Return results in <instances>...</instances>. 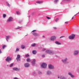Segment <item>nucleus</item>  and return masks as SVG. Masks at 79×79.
Returning a JSON list of instances; mask_svg holds the SVG:
<instances>
[{
  "label": "nucleus",
  "instance_id": "ddd939ff",
  "mask_svg": "<svg viewBox=\"0 0 79 79\" xmlns=\"http://www.w3.org/2000/svg\"><path fill=\"white\" fill-rule=\"evenodd\" d=\"M6 39L7 42H8V39H9V38L10 37V36H6Z\"/></svg>",
  "mask_w": 79,
  "mask_h": 79
},
{
  "label": "nucleus",
  "instance_id": "bb28decb",
  "mask_svg": "<svg viewBox=\"0 0 79 79\" xmlns=\"http://www.w3.org/2000/svg\"><path fill=\"white\" fill-rule=\"evenodd\" d=\"M13 64H14L12 63L11 64H10V67H12V66H13Z\"/></svg>",
  "mask_w": 79,
  "mask_h": 79
},
{
  "label": "nucleus",
  "instance_id": "20e7f679",
  "mask_svg": "<svg viewBox=\"0 0 79 79\" xmlns=\"http://www.w3.org/2000/svg\"><path fill=\"white\" fill-rule=\"evenodd\" d=\"M13 21V19L11 17H10L9 18L8 20L7 21V23H10L11 21Z\"/></svg>",
  "mask_w": 79,
  "mask_h": 79
},
{
  "label": "nucleus",
  "instance_id": "393cba45",
  "mask_svg": "<svg viewBox=\"0 0 79 79\" xmlns=\"http://www.w3.org/2000/svg\"><path fill=\"white\" fill-rule=\"evenodd\" d=\"M6 47V45H3L2 46V48L3 49H4V48H5V47Z\"/></svg>",
  "mask_w": 79,
  "mask_h": 79
},
{
  "label": "nucleus",
  "instance_id": "09e8293b",
  "mask_svg": "<svg viewBox=\"0 0 79 79\" xmlns=\"http://www.w3.org/2000/svg\"><path fill=\"white\" fill-rule=\"evenodd\" d=\"M27 35H25V36H26Z\"/></svg>",
  "mask_w": 79,
  "mask_h": 79
},
{
  "label": "nucleus",
  "instance_id": "a878e982",
  "mask_svg": "<svg viewBox=\"0 0 79 79\" xmlns=\"http://www.w3.org/2000/svg\"><path fill=\"white\" fill-rule=\"evenodd\" d=\"M19 48H17L15 52H19Z\"/></svg>",
  "mask_w": 79,
  "mask_h": 79
},
{
  "label": "nucleus",
  "instance_id": "f03ea898",
  "mask_svg": "<svg viewBox=\"0 0 79 79\" xmlns=\"http://www.w3.org/2000/svg\"><path fill=\"white\" fill-rule=\"evenodd\" d=\"M46 53H48L49 54H51L52 55L54 53V52L53 51H52L49 50H47L46 51Z\"/></svg>",
  "mask_w": 79,
  "mask_h": 79
},
{
  "label": "nucleus",
  "instance_id": "c85d7f7f",
  "mask_svg": "<svg viewBox=\"0 0 79 79\" xmlns=\"http://www.w3.org/2000/svg\"><path fill=\"white\" fill-rule=\"evenodd\" d=\"M3 17L4 18H5V17H6V14H3Z\"/></svg>",
  "mask_w": 79,
  "mask_h": 79
},
{
  "label": "nucleus",
  "instance_id": "c9c22d12",
  "mask_svg": "<svg viewBox=\"0 0 79 79\" xmlns=\"http://www.w3.org/2000/svg\"><path fill=\"white\" fill-rule=\"evenodd\" d=\"M65 24H68V22H65Z\"/></svg>",
  "mask_w": 79,
  "mask_h": 79
},
{
  "label": "nucleus",
  "instance_id": "5701e85b",
  "mask_svg": "<svg viewBox=\"0 0 79 79\" xmlns=\"http://www.w3.org/2000/svg\"><path fill=\"white\" fill-rule=\"evenodd\" d=\"M35 45H36V44L35 43L32 44H31V46L32 47H35Z\"/></svg>",
  "mask_w": 79,
  "mask_h": 79
},
{
  "label": "nucleus",
  "instance_id": "de8ad7c7",
  "mask_svg": "<svg viewBox=\"0 0 79 79\" xmlns=\"http://www.w3.org/2000/svg\"><path fill=\"white\" fill-rule=\"evenodd\" d=\"M76 15H74V16H76Z\"/></svg>",
  "mask_w": 79,
  "mask_h": 79
},
{
  "label": "nucleus",
  "instance_id": "412c9836",
  "mask_svg": "<svg viewBox=\"0 0 79 79\" xmlns=\"http://www.w3.org/2000/svg\"><path fill=\"white\" fill-rule=\"evenodd\" d=\"M27 62H30V61H31V59H30L29 58H27Z\"/></svg>",
  "mask_w": 79,
  "mask_h": 79
},
{
  "label": "nucleus",
  "instance_id": "f257e3e1",
  "mask_svg": "<svg viewBox=\"0 0 79 79\" xmlns=\"http://www.w3.org/2000/svg\"><path fill=\"white\" fill-rule=\"evenodd\" d=\"M35 31H36V30H33L31 32H33L32 34L34 36H35V37H38V36H39V34L36 33L34 32H35Z\"/></svg>",
  "mask_w": 79,
  "mask_h": 79
},
{
  "label": "nucleus",
  "instance_id": "c03bdc74",
  "mask_svg": "<svg viewBox=\"0 0 79 79\" xmlns=\"http://www.w3.org/2000/svg\"><path fill=\"white\" fill-rule=\"evenodd\" d=\"M74 19V17H73L72 18V19Z\"/></svg>",
  "mask_w": 79,
  "mask_h": 79
},
{
  "label": "nucleus",
  "instance_id": "39448f33",
  "mask_svg": "<svg viewBox=\"0 0 79 79\" xmlns=\"http://www.w3.org/2000/svg\"><path fill=\"white\" fill-rule=\"evenodd\" d=\"M47 64L45 63H43L41 64V67L43 68H47Z\"/></svg>",
  "mask_w": 79,
  "mask_h": 79
},
{
  "label": "nucleus",
  "instance_id": "6ab92c4d",
  "mask_svg": "<svg viewBox=\"0 0 79 79\" xmlns=\"http://www.w3.org/2000/svg\"><path fill=\"white\" fill-rule=\"evenodd\" d=\"M55 43L57 45H61V43H60L58 41H56Z\"/></svg>",
  "mask_w": 79,
  "mask_h": 79
},
{
  "label": "nucleus",
  "instance_id": "1a4fd4ad",
  "mask_svg": "<svg viewBox=\"0 0 79 79\" xmlns=\"http://www.w3.org/2000/svg\"><path fill=\"white\" fill-rule=\"evenodd\" d=\"M16 60L17 61H20V55H17Z\"/></svg>",
  "mask_w": 79,
  "mask_h": 79
},
{
  "label": "nucleus",
  "instance_id": "dca6fc26",
  "mask_svg": "<svg viewBox=\"0 0 79 79\" xmlns=\"http://www.w3.org/2000/svg\"><path fill=\"white\" fill-rule=\"evenodd\" d=\"M69 75H70L71 76V77H74V76L73 75H72V74L71 73H69Z\"/></svg>",
  "mask_w": 79,
  "mask_h": 79
},
{
  "label": "nucleus",
  "instance_id": "4c0bfd02",
  "mask_svg": "<svg viewBox=\"0 0 79 79\" xmlns=\"http://www.w3.org/2000/svg\"><path fill=\"white\" fill-rule=\"evenodd\" d=\"M53 29H56V27H53Z\"/></svg>",
  "mask_w": 79,
  "mask_h": 79
},
{
  "label": "nucleus",
  "instance_id": "cd10ccee",
  "mask_svg": "<svg viewBox=\"0 0 79 79\" xmlns=\"http://www.w3.org/2000/svg\"><path fill=\"white\" fill-rule=\"evenodd\" d=\"M59 19H58V18H57V19H55V20L56 22V23H57V21H58Z\"/></svg>",
  "mask_w": 79,
  "mask_h": 79
},
{
  "label": "nucleus",
  "instance_id": "37998d69",
  "mask_svg": "<svg viewBox=\"0 0 79 79\" xmlns=\"http://www.w3.org/2000/svg\"><path fill=\"white\" fill-rule=\"evenodd\" d=\"M39 74H40V73H41V72H39Z\"/></svg>",
  "mask_w": 79,
  "mask_h": 79
},
{
  "label": "nucleus",
  "instance_id": "4be33fe9",
  "mask_svg": "<svg viewBox=\"0 0 79 79\" xmlns=\"http://www.w3.org/2000/svg\"><path fill=\"white\" fill-rule=\"evenodd\" d=\"M36 53H37V52L35 51H33L32 52V53H33V54H36Z\"/></svg>",
  "mask_w": 79,
  "mask_h": 79
},
{
  "label": "nucleus",
  "instance_id": "f704fd0d",
  "mask_svg": "<svg viewBox=\"0 0 79 79\" xmlns=\"http://www.w3.org/2000/svg\"><path fill=\"white\" fill-rule=\"evenodd\" d=\"M20 28H21V27L16 28H15V29H20Z\"/></svg>",
  "mask_w": 79,
  "mask_h": 79
},
{
  "label": "nucleus",
  "instance_id": "e433bc0d",
  "mask_svg": "<svg viewBox=\"0 0 79 79\" xmlns=\"http://www.w3.org/2000/svg\"><path fill=\"white\" fill-rule=\"evenodd\" d=\"M42 57H45V55H42Z\"/></svg>",
  "mask_w": 79,
  "mask_h": 79
},
{
  "label": "nucleus",
  "instance_id": "72a5a7b5",
  "mask_svg": "<svg viewBox=\"0 0 79 79\" xmlns=\"http://www.w3.org/2000/svg\"><path fill=\"white\" fill-rule=\"evenodd\" d=\"M7 6H10V4H9V3H7Z\"/></svg>",
  "mask_w": 79,
  "mask_h": 79
},
{
  "label": "nucleus",
  "instance_id": "7c9ffc66",
  "mask_svg": "<svg viewBox=\"0 0 79 79\" xmlns=\"http://www.w3.org/2000/svg\"><path fill=\"white\" fill-rule=\"evenodd\" d=\"M57 2H58V0H56L55 1V3H56Z\"/></svg>",
  "mask_w": 79,
  "mask_h": 79
},
{
  "label": "nucleus",
  "instance_id": "f3484780",
  "mask_svg": "<svg viewBox=\"0 0 79 79\" xmlns=\"http://www.w3.org/2000/svg\"><path fill=\"white\" fill-rule=\"evenodd\" d=\"M36 61V60L35 59H34L32 61V64H34L35 63V62Z\"/></svg>",
  "mask_w": 79,
  "mask_h": 79
},
{
  "label": "nucleus",
  "instance_id": "ea45409f",
  "mask_svg": "<svg viewBox=\"0 0 79 79\" xmlns=\"http://www.w3.org/2000/svg\"><path fill=\"white\" fill-rule=\"evenodd\" d=\"M2 53V50L0 49V54Z\"/></svg>",
  "mask_w": 79,
  "mask_h": 79
},
{
  "label": "nucleus",
  "instance_id": "a211bd4d",
  "mask_svg": "<svg viewBox=\"0 0 79 79\" xmlns=\"http://www.w3.org/2000/svg\"><path fill=\"white\" fill-rule=\"evenodd\" d=\"M21 48L23 49H24V48H25V46L23 45H22L21 46Z\"/></svg>",
  "mask_w": 79,
  "mask_h": 79
},
{
  "label": "nucleus",
  "instance_id": "423d86ee",
  "mask_svg": "<svg viewBox=\"0 0 79 79\" xmlns=\"http://www.w3.org/2000/svg\"><path fill=\"white\" fill-rule=\"evenodd\" d=\"M75 37V35L72 34L71 35L69 36V39H74Z\"/></svg>",
  "mask_w": 79,
  "mask_h": 79
},
{
  "label": "nucleus",
  "instance_id": "49530a36",
  "mask_svg": "<svg viewBox=\"0 0 79 79\" xmlns=\"http://www.w3.org/2000/svg\"><path fill=\"white\" fill-rule=\"evenodd\" d=\"M58 79H59V78H60V77H58Z\"/></svg>",
  "mask_w": 79,
  "mask_h": 79
},
{
  "label": "nucleus",
  "instance_id": "9d476101",
  "mask_svg": "<svg viewBox=\"0 0 79 79\" xmlns=\"http://www.w3.org/2000/svg\"><path fill=\"white\" fill-rule=\"evenodd\" d=\"M78 53L79 51H75L74 52V55H78Z\"/></svg>",
  "mask_w": 79,
  "mask_h": 79
},
{
  "label": "nucleus",
  "instance_id": "473e14b6",
  "mask_svg": "<svg viewBox=\"0 0 79 79\" xmlns=\"http://www.w3.org/2000/svg\"><path fill=\"white\" fill-rule=\"evenodd\" d=\"M16 13H17V14H18V15H19V14H20V13H19V12L18 11H17Z\"/></svg>",
  "mask_w": 79,
  "mask_h": 79
},
{
  "label": "nucleus",
  "instance_id": "4468645a",
  "mask_svg": "<svg viewBox=\"0 0 79 79\" xmlns=\"http://www.w3.org/2000/svg\"><path fill=\"white\" fill-rule=\"evenodd\" d=\"M68 59L67 58H65L64 60H62V61H63V62L64 63H65V62H66V61H67V60Z\"/></svg>",
  "mask_w": 79,
  "mask_h": 79
},
{
  "label": "nucleus",
  "instance_id": "7ed1b4c3",
  "mask_svg": "<svg viewBox=\"0 0 79 79\" xmlns=\"http://www.w3.org/2000/svg\"><path fill=\"white\" fill-rule=\"evenodd\" d=\"M6 61L10 63L11 61V58H10V57H7L6 60Z\"/></svg>",
  "mask_w": 79,
  "mask_h": 79
},
{
  "label": "nucleus",
  "instance_id": "b1692460",
  "mask_svg": "<svg viewBox=\"0 0 79 79\" xmlns=\"http://www.w3.org/2000/svg\"><path fill=\"white\" fill-rule=\"evenodd\" d=\"M47 74H51V72L50 71H48L47 72Z\"/></svg>",
  "mask_w": 79,
  "mask_h": 79
},
{
  "label": "nucleus",
  "instance_id": "2f4dec72",
  "mask_svg": "<svg viewBox=\"0 0 79 79\" xmlns=\"http://www.w3.org/2000/svg\"><path fill=\"white\" fill-rule=\"evenodd\" d=\"M46 18H47V19H51L50 18L48 17L47 16Z\"/></svg>",
  "mask_w": 79,
  "mask_h": 79
},
{
  "label": "nucleus",
  "instance_id": "f8f14e48",
  "mask_svg": "<svg viewBox=\"0 0 79 79\" xmlns=\"http://www.w3.org/2000/svg\"><path fill=\"white\" fill-rule=\"evenodd\" d=\"M13 69L14 70V71H19V70H20V69H18L16 68H13Z\"/></svg>",
  "mask_w": 79,
  "mask_h": 79
},
{
  "label": "nucleus",
  "instance_id": "c756f323",
  "mask_svg": "<svg viewBox=\"0 0 79 79\" xmlns=\"http://www.w3.org/2000/svg\"><path fill=\"white\" fill-rule=\"evenodd\" d=\"M29 55L28 54H27L25 55V57L27 58V57H29Z\"/></svg>",
  "mask_w": 79,
  "mask_h": 79
},
{
  "label": "nucleus",
  "instance_id": "58836bf2",
  "mask_svg": "<svg viewBox=\"0 0 79 79\" xmlns=\"http://www.w3.org/2000/svg\"><path fill=\"white\" fill-rule=\"evenodd\" d=\"M63 37H64V36H61L60 37V39H61V38H63Z\"/></svg>",
  "mask_w": 79,
  "mask_h": 79
},
{
  "label": "nucleus",
  "instance_id": "aec40b11",
  "mask_svg": "<svg viewBox=\"0 0 79 79\" xmlns=\"http://www.w3.org/2000/svg\"><path fill=\"white\" fill-rule=\"evenodd\" d=\"M61 79H66L65 77H64L63 76H61L60 77Z\"/></svg>",
  "mask_w": 79,
  "mask_h": 79
},
{
  "label": "nucleus",
  "instance_id": "6e6552de",
  "mask_svg": "<svg viewBox=\"0 0 79 79\" xmlns=\"http://www.w3.org/2000/svg\"><path fill=\"white\" fill-rule=\"evenodd\" d=\"M55 39H56V37L55 36H52L51 38V40L52 41H53V40H54Z\"/></svg>",
  "mask_w": 79,
  "mask_h": 79
},
{
  "label": "nucleus",
  "instance_id": "2eb2a0df",
  "mask_svg": "<svg viewBox=\"0 0 79 79\" xmlns=\"http://www.w3.org/2000/svg\"><path fill=\"white\" fill-rule=\"evenodd\" d=\"M36 3H39V4H40V3H43V1H38L37 2H36Z\"/></svg>",
  "mask_w": 79,
  "mask_h": 79
},
{
  "label": "nucleus",
  "instance_id": "79ce46f5",
  "mask_svg": "<svg viewBox=\"0 0 79 79\" xmlns=\"http://www.w3.org/2000/svg\"><path fill=\"white\" fill-rule=\"evenodd\" d=\"M43 51H45V49H43Z\"/></svg>",
  "mask_w": 79,
  "mask_h": 79
},
{
  "label": "nucleus",
  "instance_id": "a18cd8bd",
  "mask_svg": "<svg viewBox=\"0 0 79 79\" xmlns=\"http://www.w3.org/2000/svg\"><path fill=\"white\" fill-rule=\"evenodd\" d=\"M43 37L44 38H45V36H43Z\"/></svg>",
  "mask_w": 79,
  "mask_h": 79
},
{
  "label": "nucleus",
  "instance_id": "0eeeda50",
  "mask_svg": "<svg viewBox=\"0 0 79 79\" xmlns=\"http://www.w3.org/2000/svg\"><path fill=\"white\" fill-rule=\"evenodd\" d=\"M48 68L49 69H54V67L52 65L50 64L48 65Z\"/></svg>",
  "mask_w": 79,
  "mask_h": 79
},
{
  "label": "nucleus",
  "instance_id": "9b49d317",
  "mask_svg": "<svg viewBox=\"0 0 79 79\" xmlns=\"http://www.w3.org/2000/svg\"><path fill=\"white\" fill-rule=\"evenodd\" d=\"M30 65L29 64L27 63H26L25 64H24V66L25 67H26V68H27V67H29V66Z\"/></svg>",
  "mask_w": 79,
  "mask_h": 79
},
{
  "label": "nucleus",
  "instance_id": "a19ab883",
  "mask_svg": "<svg viewBox=\"0 0 79 79\" xmlns=\"http://www.w3.org/2000/svg\"><path fill=\"white\" fill-rule=\"evenodd\" d=\"M65 1H70V0H64Z\"/></svg>",
  "mask_w": 79,
  "mask_h": 79
}]
</instances>
